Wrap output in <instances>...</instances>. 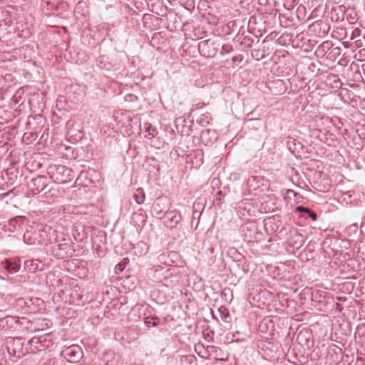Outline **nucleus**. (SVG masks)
<instances>
[{"mask_svg":"<svg viewBox=\"0 0 365 365\" xmlns=\"http://www.w3.org/2000/svg\"><path fill=\"white\" fill-rule=\"evenodd\" d=\"M232 50L230 46L224 45L222 46V53H229Z\"/></svg>","mask_w":365,"mask_h":365,"instance_id":"obj_40","label":"nucleus"},{"mask_svg":"<svg viewBox=\"0 0 365 365\" xmlns=\"http://www.w3.org/2000/svg\"><path fill=\"white\" fill-rule=\"evenodd\" d=\"M137 100H138V97L134 94L130 93V94L125 95V101L134 102V101H137Z\"/></svg>","mask_w":365,"mask_h":365,"instance_id":"obj_39","label":"nucleus"},{"mask_svg":"<svg viewBox=\"0 0 365 365\" xmlns=\"http://www.w3.org/2000/svg\"><path fill=\"white\" fill-rule=\"evenodd\" d=\"M133 197L138 205L143 203L145 200V193L143 190L142 188L137 189Z\"/></svg>","mask_w":365,"mask_h":365,"instance_id":"obj_29","label":"nucleus"},{"mask_svg":"<svg viewBox=\"0 0 365 365\" xmlns=\"http://www.w3.org/2000/svg\"><path fill=\"white\" fill-rule=\"evenodd\" d=\"M41 227L40 245L47 246L58 242V232L51 226L45 225Z\"/></svg>","mask_w":365,"mask_h":365,"instance_id":"obj_5","label":"nucleus"},{"mask_svg":"<svg viewBox=\"0 0 365 365\" xmlns=\"http://www.w3.org/2000/svg\"><path fill=\"white\" fill-rule=\"evenodd\" d=\"M160 200H157L155 202L152 206L151 212L152 215L158 219H163L164 210L161 208L160 206Z\"/></svg>","mask_w":365,"mask_h":365,"instance_id":"obj_22","label":"nucleus"},{"mask_svg":"<svg viewBox=\"0 0 365 365\" xmlns=\"http://www.w3.org/2000/svg\"><path fill=\"white\" fill-rule=\"evenodd\" d=\"M195 359V356L193 355L182 356L180 358V364L181 365H190Z\"/></svg>","mask_w":365,"mask_h":365,"instance_id":"obj_31","label":"nucleus"},{"mask_svg":"<svg viewBox=\"0 0 365 365\" xmlns=\"http://www.w3.org/2000/svg\"><path fill=\"white\" fill-rule=\"evenodd\" d=\"M117 267H119V269H120V270H122V269H123V268H122V265H121L120 264H118L117 265Z\"/></svg>","mask_w":365,"mask_h":365,"instance_id":"obj_46","label":"nucleus"},{"mask_svg":"<svg viewBox=\"0 0 365 365\" xmlns=\"http://www.w3.org/2000/svg\"><path fill=\"white\" fill-rule=\"evenodd\" d=\"M289 243L294 248L299 249L303 246L304 239L302 235L295 234L292 238L289 240Z\"/></svg>","mask_w":365,"mask_h":365,"instance_id":"obj_23","label":"nucleus"},{"mask_svg":"<svg viewBox=\"0 0 365 365\" xmlns=\"http://www.w3.org/2000/svg\"><path fill=\"white\" fill-rule=\"evenodd\" d=\"M27 346L28 354H35L46 350L52 346V341L48 335L35 336L27 341Z\"/></svg>","mask_w":365,"mask_h":365,"instance_id":"obj_4","label":"nucleus"},{"mask_svg":"<svg viewBox=\"0 0 365 365\" xmlns=\"http://www.w3.org/2000/svg\"><path fill=\"white\" fill-rule=\"evenodd\" d=\"M217 195H219L220 196H222V191H218Z\"/></svg>","mask_w":365,"mask_h":365,"instance_id":"obj_47","label":"nucleus"},{"mask_svg":"<svg viewBox=\"0 0 365 365\" xmlns=\"http://www.w3.org/2000/svg\"><path fill=\"white\" fill-rule=\"evenodd\" d=\"M73 171L63 165H50L47 173L55 183L64 184L73 179Z\"/></svg>","mask_w":365,"mask_h":365,"instance_id":"obj_2","label":"nucleus"},{"mask_svg":"<svg viewBox=\"0 0 365 365\" xmlns=\"http://www.w3.org/2000/svg\"><path fill=\"white\" fill-rule=\"evenodd\" d=\"M341 48L339 47H333L329 52V55L333 57L334 59L337 58L341 54Z\"/></svg>","mask_w":365,"mask_h":365,"instance_id":"obj_36","label":"nucleus"},{"mask_svg":"<svg viewBox=\"0 0 365 365\" xmlns=\"http://www.w3.org/2000/svg\"><path fill=\"white\" fill-rule=\"evenodd\" d=\"M29 187L34 195H38L46 189V178L38 175L33 178L29 183Z\"/></svg>","mask_w":365,"mask_h":365,"instance_id":"obj_11","label":"nucleus"},{"mask_svg":"<svg viewBox=\"0 0 365 365\" xmlns=\"http://www.w3.org/2000/svg\"><path fill=\"white\" fill-rule=\"evenodd\" d=\"M16 323L17 321L15 318L8 316L0 319V328L6 330L12 328Z\"/></svg>","mask_w":365,"mask_h":365,"instance_id":"obj_21","label":"nucleus"},{"mask_svg":"<svg viewBox=\"0 0 365 365\" xmlns=\"http://www.w3.org/2000/svg\"><path fill=\"white\" fill-rule=\"evenodd\" d=\"M202 346H203V345H202V344L196 345L195 346V351H197L199 348L202 347Z\"/></svg>","mask_w":365,"mask_h":365,"instance_id":"obj_43","label":"nucleus"},{"mask_svg":"<svg viewBox=\"0 0 365 365\" xmlns=\"http://www.w3.org/2000/svg\"><path fill=\"white\" fill-rule=\"evenodd\" d=\"M163 222L167 227H175L182 220L180 213L174 210L167 211L163 214Z\"/></svg>","mask_w":365,"mask_h":365,"instance_id":"obj_12","label":"nucleus"},{"mask_svg":"<svg viewBox=\"0 0 365 365\" xmlns=\"http://www.w3.org/2000/svg\"><path fill=\"white\" fill-rule=\"evenodd\" d=\"M143 310L140 307H134L128 314V320L130 322H137L143 317Z\"/></svg>","mask_w":365,"mask_h":365,"instance_id":"obj_18","label":"nucleus"},{"mask_svg":"<svg viewBox=\"0 0 365 365\" xmlns=\"http://www.w3.org/2000/svg\"><path fill=\"white\" fill-rule=\"evenodd\" d=\"M66 129L67 137L71 142H78L83 136L81 124L73 119L67 121Z\"/></svg>","mask_w":365,"mask_h":365,"instance_id":"obj_6","label":"nucleus"},{"mask_svg":"<svg viewBox=\"0 0 365 365\" xmlns=\"http://www.w3.org/2000/svg\"><path fill=\"white\" fill-rule=\"evenodd\" d=\"M143 324L148 327H156L159 323V318L157 317H150V316H145V314H143Z\"/></svg>","mask_w":365,"mask_h":365,"instance_id":"obj_25","label":"nucleus"},{"mask_svg":"<svg viewBox=\"0 0 365 365\" xmlns=\"http://www.w3.org/2000/svg\"><path fill=\"white\" fill-rule=\"evenodd\" d=\"M240 232L245 240L248 242L257 240L261 235L257 230L256 223L254 222H248L242 225L240 227Z\"/></svg>","mask_w":365,"mask_h":365,"instance_id":"obj_7","label":"nucleus"},{"mask_svg":"<svg viewBox=\"0 0 365 365\" xmlns=\"http://www.w3.org/2000/svg\"><path fill=\"white\" fill-rule=\"evenodd\" d=\"M38 262L40 261L38 259L27 260L25 262V265L30 269L31 272H36L38 269Z\"/></svg>","mask_w":365,"mask_h":365,"instance_id":"obj_30","label":"nucleus"},{"mask_svg":"<svg viewBox=\"0 0 365 365\" xmlns=\"http://www.w3.org/2000/svg\"><path fill=\"white\" fill-rule=\"evenodd\" d=\"M218 311L220 312L221 319L225 322L229 323L230 319L229 310L225 307H220L218 309Z\"/></svg>","mask_w":365,"mask_h":365,"instance_id":"obj_28","label":"nucleus"},{"mask_svg":"<svg viewBox=\"0 0 365 365\" xmlns=\"http://www.w3.org/2000/svg\"><path fill=\"white\" fill-rule=\"evenodd\" d=\"M97 66L101 69L110 71L113 68V65L108 61V57L106 56H101L96 61Z\"/></svg>","mask_w":365,"mask_h":365,"instance_id":"obj_17","label":"nucleus"},{"mask_svg":"<svg viewBox=\"0 0 365 365\" xmlns=\"http://www.w3.org/2000/svg\"><path fill=\"white\" fill-rule=\"evenodd\" d=\"M356 133L361 139L365 138V124L360 125L356 128Z\"/></svg>","mask_w":365,"mask_h":365,"instance_id":"obj_37","label":"nucleus"},{"mask_svg":"<svg viewBox=\"0 0 365 365\" xmlns=\"http://www.w3.org/2000/svg\"><path fill=\"white\" fill-rule=\"evenodd\" d=\"M252 43H253V41H251L247 44V47H251V46H252Z\"/></svg>","mask_w":365,"mask_h":365,"instance_id":"obj_44","label":"nucleus"},{"mask_svg":"<svg viewBox=\"0 0 365 365\" xmlns=\"http://www.w3.org/2000/svg\"><path fill=\"white\" fill-rule=\"evenodd\" d=\"M197 48L200 53L206 58L214 57L218 51L215 42L210 39L200 41Z\"/></svg>","mask_w":365,"mask_h":365,"instance_id":"obj_8","label":"nucleus"},{"mask_svg":"<svg viewBox=\"0 0 365 365\" xmlns=\"http://www.w3.org/2000/svg\"><path fill=\"white\" fill-rule=\"evenodd\" d=\"M354 58L359 61H365V48H363L359 50L354 54Z\"/></svg>","mask_w":365,"mask_h":365,"instance_id":"obj_33","label":"nucleus"},{"mask_svg":"<svg viewBox=\"0 0 365 365\" xmlns=\"http://www.w3.org/2000/svg\"><path fill=\"white\" fill-rule=\"evenodd\" d=\"M137 247H140L141 249L140 254H145L148 250V248L146 244L143 242H138L137 244Z\"/></svg>","mask_w":365,"mask_h":365,"instance_id":"obj_38","label":"nucleus"},{"mask_svg":"<svg viewBox=\"0 0 365 365\" xmlns=\"http://www.w3.org/2000/svg\"><path fill=\"white\" fill-rule=\"evenodd\" d=\"M73 249L67 242H61L51 247V253L58 259H65L72 255Z\"/></svg>","mask_w":365,"mask_h":365,"instance_id":"obj_10","label":"nucleus"},{"mask_svg":"<svg viewBox=\"0 0 365 365\" xmlns=\"http://www.w3.org/2000/svg\"><path fill=\"white\" fill-rule=\"evenodd\" d=\"M327 78L335 84L334 86L336 88H339L342 86V82L341 81L339 76L336 74L331 73L328 76Z\"/></svg>","mask_w":365,"mask_h":365,"instance_id":"obj_32","label":"nucleus"},{"mask_svg":"<svg viewBox=\"0 0 365 365\" xmlns=\"http://www.w3.org/2000/svg\"><path fill=\"white\" fill-rule=\"evenodd\" d=\"M5 346L11 356L21 358L28 354V346L26 339L21 336L7 337L5 341Z\"/></svg>","mask_w":365,"mask_h":365,"instance_id":"obj_3","label":"nucleus"},{"mask_svg":"<svg viewBox=\"0 0 365 365\" xmlns=\"http://www.w3.org/2000/svg\"><path fill=\"white\" fill-rule=\"evenodd\" d=\"M333 43L330 41H326L317 46L315 55L318 58H323L332 48Z\"/></svg>","mask_w":365,"mask_h":365,"instance_id":"obj_15","label":"nucleus"},{"mask_svg":"<svg viewBox=\"0 0 365 365\" xmlns=\"http://www.w3.org/2000/svg\"><path fill=\"white\" fill-rule=\"evenodd\" d=\"M209 351H212L213 354H215V358L217 360L225 361L228 359L227 356L225 354V353L222 351V350L215 346H208Z\"/></svg>","mask_w":365,"mask_h":365,"instance_id":"obj_24","label":"nucleus"},{"mask_svg":"<svg viewBox=\"0 0 365 365\" xmlns=\"http://www.w3.org/2000/svg\"><path fill=\"white\" fill-rule=\"evenodd\" d=\"M200 216H201L200 212H198L197 210L193 211L192 217V225L195 223L196 227H197V225L199 224Z\"/></svg>","mask_w":365,"mask_h":365,"instance_id":"obj_35","label":"nucleus"},{"mask_svg":"<svg viewBox=\"0 0 365 365\" xmlns=\"http://www.w3.org/2000/svg\"><path fill=\"white\" fill-rule=\"evenodd\" d=\"M147 215L143 209L135 212L131 217V223L136 227H143L146 223Z\"/></svg>","mask_w":365,"mask_h":365,"instance_id":"obj_13","label":"nucleus"},{"mask_svg":"<svg viewBox=\"0 0 365 365\" xmlns=\"http://www.w3.org/2000/svg\"><path fill=\"white\" fill-rule=\"evenodd\" d=\"M3 264L4 269L8 272V273L11 274L18 272L20 269V264L11 262L9 259H5Z\"/></svg>","mask_w":365,"mask_h":365,"instance_id":"obj_20","label":"nucleus"},{"mask_svg":"<svg viewBox=\"0 0 365 365\" xmlns=\"http://www.w3.org/2000/svg\"><path fill=\"white\" fill-rule=\"evenodd\" d=\"M357 227H358L357 224H354V225L350 226V229L354 228V230H356L357 229Z\"/></svg>","mask_w":365,"mask_h":365,"instance_id":"obj_42","label":"nucleus"},{"mask_svg":"<svg viewBox=\"0 0 365 365\" xmlns=\"http://www.w3.org/2000/svg\"><path fill=\"white\" fill-rule=\"evenodd\" d=\"M146 274L150 280L166 287L177 285L180 279L178 269L176 267H154L148 269Z\"/></svg>","mask_w":365,"mask_h":365,"instance_id":"obj_1","label":"nucleus"},{"mask_svg":"<svg viewBox=\"0 0 365 365\" xmlns=\"http://www.w3.org/2000/svg\"><path fill=\"white\" fill-rule=\"evenodd\" d=\"M296 210L300 212L306 213L307 216L314 221L316 220L317 218V213L307 207L303 206H298L296 207Z\"/></svg>","mask_w":365,"mask_h":365,"instance_id":"obj_26","label":"nucleus"},{"mask_svg":"<svg viewBox=\"0 0 365 365\" xmlns=\"http://www.w3.org/2000/svg\"><path fill=\"white\" fill-rule=\"evenodd\" d=\"M65 355L73 358L74 360H78L81 358V352L78 346H70L64 351Z\"/></svg>","mask_w":365,"mask_h":365,"instance_id":"obj_19","label":"nucleus"},{"mask_svg":"<svg viewBox=\"0 0 365 365\" xmlns=\"http://www.w3.org/2000/svg\"><path fill=\"white\" fill-rule=\"evenodd\" d=\"M287 194L289 195H292L294 197H301L299 194L295 192L294 190H287Z\"/></svg>","mask_w":365,"mask_h":365,"instance_id":"obj_41","label":"nucleus"},{"mask_svg":"<svg viewBox=\"0 0 365 365\" xmlns=\"http://www.w3.org/2000/svg\"><path fill=\"white\" fill-rule=\"evenodd\" d=\"M0 279H1V280H4L5 279H4L3 277H1V276L0 275Z\"/></svg>","mask_w":365,"mask_h":365,"instance_id":"obj_48","label":"nucleus"},{"mask_svg":"<svg viewBox=\"0 0 365 365\" xmlns=\"http://www.w3.org/2000/svg\"><path fill=\"white\" fill-rule=\"evenodd\" d=\"M327 293L322 290H317L312 293V301L318 303L319 305L326 304L325 298Z\"/></svg>","mask_w":365,"mask_h":365,"instance_id":"obj_16","label":"nucleus"},{"mask_svg":"<svg viewBox=\"0 0 365 365\" xmlns=\"http://www.w3.org/2000/svg\"><path fill=\"white\" fill-rule=\"evenodd\" d=\"M41 227L29 226L24 234L23 239L25 243L30 245H40Z\"/></svg>","mask_w":365,"mask_h":365,"instance_id":"obj_9","label":"nucleus"},{"mask_svg":"<svg viewBox=\"0 0 365 365\" xmlns=\"http://www.w3.org/2000/svg\"><path fill=\"white\" fill-rule=\"evenodd\" d=\"M201 137H202V140H205V139L207 137H210V138H212L213 139H216L215 133L213 130H211L209 129L203 130L202 133Z\"/></svg>","mask_w":365,"mask_h":365,"instance_id":"obj_34","label":"nucleus"},{"mask_svg":"<svg viewBox=\"0 0 365 365\" xmlns=\"http://www.w3.org/2000/svg\"><path fill=\"white\" fill-rule=\"evenodd\" d=\"M23 225V220L19 217H16L11 219L4 227L6 231L15 232L21 230Z\"/></svg>","mask_w":365,"mask_h":365,"instance_id":"obj_14","label":"nucleus"},{"mask_svg":"<svg viewBox=\"0 0 365 365\" xmlns=\"http://www.w3.org/2000/svg\"><path fill=\"white\" fill-rule=\"evenodd\" d=\"M144 129L145 130V132L148 133V135L145 136L148 138L155 137L158 133L156 128L149 123L144 124Z\"/></svg>","mask_w":365,"mask_h":365,"instance_id":"obj_27","label":"nucleus"},{"mask_svg":"<svg viewBox=\"0 0 365 365\" xmlns=\"http://www.w3.org/2000/svg\"><path fill=\"white\" fill-rule=\"evenodd\" d=\"M277 84H279L280 86L282 85V81H278L276 82Z\"/></svg>","mask_w":365,"mask_h":365,"instance_id":"obj_45","label":"nucleus"},{"mask_svg":"<svg viewBox=\"0 0 365 365\" xmlns=\"http://www.w3.org/2000/svg\"><path fill=\"white\" fill-rule=\"evenodd\" d=\"M300 336H302V332H300L299 334H298V338L300 337Z\"/></svg>","mask_w":365,"mask_h":365,"instance_id":"obj_49","label":"nucleus"}]
</instances>
